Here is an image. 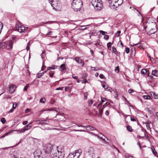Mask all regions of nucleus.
<instances>
[{
    "label": "nucleus",
    "mask_w": 158,
    "mask_h": 158,
    "mask_svg": "<svg viewBox=\"0 0 158 158\" xmlns=\"http://www.w3.org/2000/svg\"><path fill=\"white\" fill-rule=\"evenodd\" d=\"M49 152L53 158H63L64 156L63 146L48 144L43 149L35 150L34 152V158H47Z\"/></svg>",
    "instance_id": "nucleus-1"
},
{
    "label": "nucleus",
    "mask_w": 158,
    "mask_h": 158,
    "mask_svg": "<svg viewBox=\"0 0 158 158\" xmlns=\"http://www.w3.org/2000/svg\"><path fill=\"white\" fill-rule=\"evenodd\" d=\"M83 3L81 0H73L71 4V7L74 11H79L83 6Z\"/></svg>",
    "instance_id": "nucleus-2"
},
{
    "label": "nucleus",
    "mask_w": 158,
    "mask_h": 158,
    "mask_svg": "<svg viewBox=\"0 0 158 158\" xmlns=\"http://www.w3.org/2000/svg\"><path fill=\"white\" fill-rule=\"evenodd\" d=\"M91 3L96 11H100L103 7V2L101 0H92Z\"/></svg>",
    "instance_id": "nucleus-3"
},
{
    "label": "nucleus",
    "mask_w": 158,
    "mask_h": 158,
    "mask_svg": "<svg viewBox=\"0 0 158 158\" xmlns=\"http://www.w3.org/2000/svg\"><path fill=\"white\" fill-rule=\"evenodd\" d=\"M48 0L54 10L57 11L61 10V6L59 0Z\"/></svg>",
    "instance_id": "nucleus-4"
},
{
    "label": "nucleus",
    "mask_w": 158,
    "mask_h": 158,
    "mask_svg": "<svg viewBox=\"0 0 158 158\" xmlns=\"http://www.w3.org/2000/svg\"><path fill=\"white\" fill-rule=\"evenodd\" d=\"M82 152L81 149H79L70 153L68 155V158H79Z\"/></svg>",
    "instance_id": "nucleus-5"
},
{
    "label": "nucleus",
    "mask_w": 158,
    "mask_h": 158,
    "mask_svg": "<svg viewBox=\"0 0 158 158\" xmlns=\"http://www.w3.org/2000/svg\"><path fill=\"white\" fill-rule=\"evenodd\" d=\"M11 42V41H10L9 40L7 42H2V48L4 49V48H6L7 49H9L12 48L13 44Z\"/></svg>",
    "instance_id": "nucleus-6"
},
{
    "label": "nucleus",
    "mask_w": 158,
    "mask_h": 158,
    "mask_svg": "<svg viewBox=\"0 0 158 158\" xmlns=\"http://www.w3.org/2000/svg\"><path fill=\"white\" fill-rule=\"evenodd\" d=\"M28 29V27H25L22 25L20 22H18L15 26V30H26L25 29Z\"/></svg>",
    "instance_id": "nucleus-7"
},
{
    "label": "nucleus",
    "mask_w": 158,
    "mask_h": 158,
    "mask_svg": "<svg viewBox=\"0 0 158 158\" xmlns=\"http://www.w3.org/2000/svg\"><path fill=\"white\" fill-rule=\"evenodd\" d=\"M35 122H36L38 124L42 125L48 124V122L45 119L37 120L35 121Z\"/></svg>",
    "instance_id": "nucleus-8"
},
{
    "label": "nucleus",
    "mask_w": 158,
    "mask_h": 158,
    "mask_svg": "<svg viewBox=\"0 0 158 158\" xmlns=\"http://www.w3.org/2000/svg\"><path fill=\"white\" fill-rule=\"evenodd\" d=\"M94 152V149L92 147H89L87 149V153L89 155H93Z\"/></svg>",
    "instance_id": "nucleus-9"
},
{
    "label": "nucleus",
    "mask_w": 158,
    "mask_h": 158,
    "mask_svg": "<svg viewBox=\"0 0 158 158\" xmlns=\"http://www.w3.org/2000/svg\"><path fill=\"white\" fill-rule=\"evenodd\" d=\"M141 73L143 74H146L145 75V77H147L149 76V71L147 70L146 69H143L141 71Z\"/></svg>",
    "instance_id": "nucleus-10"
},
{
    "label": "nucleus",
    "mask_w": 158,
    "mask_h": 158,
    "mask_svg": "<svg viewBox=\"0 0 158 158\" xmlns=\"http://www.w3.org/2000/svg\"><path fill=\"white\" fill-rule=\"evenodd\" d=\"M53 22V21H50V22H45V23H43L42 22V23H40V24L35 25H34L32 26V27H31V28H30L32 29L33 28H35V27H39L40 26H41V25H43V24H47V23H52Z\"/></svg>",
    "instance_id": "nucleus-11"
},
{
    "label": "nucleus",
    "mask_w": 158,
    "mask_h": 158,
    "mask_svg": "<svg viewBox=\"0 0 158 158\" xmlns=\"http://www.w3.org/2000/svg\"><path fill=\"white\" fill-rule=\"evenodd\" d=\"M16 89V86L14 85H12L9 87V92L10 93H13L15 90Z\"/></svg>",
    "instance_id": "nucleus-12"
},
{
    "label": "nucleus",
    "mask_w": 158,
    "mask_h": 158,
    "mask_svg": "<svg viewBox=\"0 0 158 158\" xmlns=\"http://www.w3.org/2000/svg\"><path fill=\"white\" fill-rule=\"evenodd\" d=\"M86 129L87 130H90L91 131H93L94 130H96V129L94 128V127L90 125L85 126V127Z\"/></svg>",
    "instance_id": "nucleus-13"
},
{
    "label": "nucleus",
    "mask_w": 158,
    "mask_h": 158,
    "mask_svg": "<svg viewBox=\"0 0 158 158\" xmlns=\"http://www.w3.org/2000/svg\"><path fill=\"white\" fill-rule=\"evenodd\" d=\"M91 134H93V135H94L95 136H97V137L98 138L100 139L101 140L104 141V142H103V143H106V140H105L104 139H103L102 137H100L99 135H95L94 133H91Z\"/></svg>",
    "instance_id": "nucleus-14"
},
{
    "label": "nucleus",
    "mask_w": 158,
    "mask_h": 158,
    "mask_svg": "<svg viewBox=\"0 0 158 158\" xmlns=\"http://www.w3.org/2000/svg\"><path fill=\"white\" fill-rule=\"evenodd\" d=\"M152 75H154L156 77L158 76V71L157 70H152Z\"/></svg>",
    "instance_id": "nucleus-15"
},
{
    "label": "nucleus",
    "mask_w": 158,
    "mask_h": 158,
    "mask_svg": "<svg viewBox=\"0 0 158 158\" xmlns=\"http://www.w3.org/2000/svg\"><path fill=\"white\" fill-rule=\"evenodd\" d=\"M152 31V30H146V32L148 35H150L152 34H155V33L156 31H155L154 32L153 31Z\"/></svg>",
    "instance_id": "nucleus-16"
},
{
    "label": "nucleus",
    "mask_w": 158,
    "mask_h": 158,
    "mask_svg": "<svg viewBox=\"0 0 158 158\" xmlns=\"http://www.w3.org/2000/svg\"><path fill=\"white\" fill-rule=\"evenodd\" d=\"M151 149L152 151V152L156 156L157 154V152L155 150V149L154 148V147L153 146H152L151 147Z\"/></svg>",
    "instance_id": "nucleus-17"
},
{
    "label": "nucleus",
    "mask_w": 158,
    "mask_h": 158,
    "mask_svg": "<svg viewBox=\"0 0 158 158\" xmlns=\"http://www.w3.org/2000/svg\"><path fill=\"white\" fill-rule=\"evenodd\" d=\"M31 123H30L29 124L27 125V126H25L24 128V131L30 129L31 126L29 125V124H31Z\"/></svg>",
    "instance_id": "nucleus-18"
},
{
    "label": "nucleus",
    "mask_w": 158,
    "mask_h": 158,
    "mask_svg": "<svg viewBox=\"0 0 158 158\" xmlns=\"http://www.w3.org/2000/svg\"><path fill=\"white\" fill-rule=\"evenodd\" d=\"M112 49L113 52H114V53L116 54L117 55H118V54H120L119 52H117L116 49L114 47H113L112 48Z\"/></svg>",
    "instance_id": "nucleus-19"
},
{
    "label": "nucleus",
    "mask_w": 158,
    "mask_h": 158,
    "mask_svg": "<svg viewBox=\"0 0 158 158\" xmlns=\"http://www.w3.org/2000/svg\"><path fill=\"white\" fill-rule=\"evenodd\" d=\"M127 130L129 132H132V127L130 125L127 126Z\"/></svg>",
    "instance_id": "nucleus-20"
},
{
    "label": "nucleus",
    "mask_w": 158,
    "mask_h": 158,
    "mask_svg": "<svg viewBox=\"0 0 158 158\" xmlns=\"http://www.w3.org/2000/svg\"><path fill=\"white\" fill-rule=\"evenodd\" d=\"M60 68L61 69L62 71H64L66 69L65 67V64H62L60 66Z\"/></svg>",
    "instance_id": "nucleus-21"
},
{
    "label": "nucleus",
    "mask_w": 158,
    "mask_h": 158,
    "mask_svg": "<svg viewBox=\"0 0 158 158\" xmlns=\"http://www.w3.org/2000/svg\"><path fill=\"white\" fill-rule=\"evenodd\" d=\"M143 98L145 99H151V97L149 95H144L143 96Z\"/></svg>",
    "instance_id": "nucleus-22"
},
{
    "label": "nucleus",
    "mask_w": 158,
    "mask_h": 158,
    "mask_svg": "<svg viewBox=\"0 0 158 158\" xmlns=\"http://www.w3.org/2000/svg\"><path fill=\"white\" fill-rule=\"evenodd\" d=\"M46 101V100L45 98H41L40 100V103H44Z\"/></svg>",
    "instance_id": "nucleus-23"
},
{
    "label": "nucleus",
    "mask_w": 158,
    "mask_h": 158,
    "mask_svg": "<svg viewBox=\"0 0 158 158\" xmlns=\"http://www.w3.org/2000/svg\"><path fill=\"white\" fill-rule=\"evenodd\" d=\"M54 74V72L51 71L49 72V75L50 77H53V75Z\"/></svg>",
    "instance_id": "nucleus-24"
},
{
    "label": "nucleus",
    "mask_w": 158,
    "mask_h": 158,
    "mask_svg": "<svg viewBox=\"0 0 158 158\" xmlns=\"http://www.w3.org/2000/svg\"><path fill=\"white\" fill-rule=\"evenodd\" d=\"M43 75V73H38L37 74V77H38V78H40Z\"/></svg>",
    "instance_id": "nucleus-25"
},
{
    "label": "nucleus",
    "mask_w": 158,
    "mask_h": 158,
    "mask_svg": "<svg viewBox=\"0 0 158 158\" xmlns=\"http://www.w3.org/2000/svg\"><path fill=\"white\" fill-rule=\"evenodd\" d=\"M102 86L103 88H104L105 90H107V89H108V85H106V83L103 84L102 85Z\"/></svg>",
    "instance_id": "nucleus-26"
},
{
    "label": "nucleus",
    "mask_w": 158,
    "mask_h": 158,
    "mask_svg": "<svg viewBox=\"0 0 158 158\" xmlns=\"http://www.w3.org/2000/svg\"><path fill=\"white\" fill-rule=\"evenodd\" d=\"M145 124H146V127L147 128L148 130L149 129L150 130V128L149 126V122H146L145 123Z\"/></svg>",
    "instance_id": "nucleus-27"
},
{
    "label": "nucleus",
    "mask_w": 158,
    "mask_h": 158,
    "mask_svg": "<svg viewBox=\"0 0 158 158\" xmlns=\"http://www.w3.org/2000/svg\"><path fill=\"white\" fill-rule=\"evenodd\" d=\"M16 37H14L12 38V39L11 40H9L10 41H11V43L13 44L14 42L16 41Z\"/></svg>",
    "instance_id": "nucleus-28"
},
{
    "label": "nucleus",
    "mask_w": 158,
    "mask_h": 158,
    "mask_svg": "<svg viewBox=\"0 0 158 158\" xmlns=\"http://www.w3.org/2000/svg\"><path fill=\"white\" fill-rule=\"evenodd\" d=\"M111 44L110 42L108 43L107 44V47L108 49H109V50L110 49V48H111Z\"/></svg>",
    "instance_id": "nucleus-29"
},
{
    "label": "nucleus",
    "mask_w": 158,
    "mask_h": 158,
    "mask_svg": "<svg viewBox=\"0 0 158 158\" xmlns=\"http://www.w3.org/2000/svg\"><path fill=\"white\" fill-rule=\"evenodd\" d=\"M88 102L89 105L90 106L93 103V101L91 99L89 100Z\"/></svg>",
    "instance_id": "nucleus-30"
},
{
    "label": "nucleus",
    "mask_w": 158,
    "mask_h": 158,
    "mask_svg": "<svg viewBox=\"0 0 158 158\" xmlns=\"http://www.w3.org/2000/svg\"><path fill=\"white\" fill-rule=\"evenodd\" d=\"M30 84H28L26 85L24 87L23 89V91H26L27 90V88L29 87V85Z\"/></svg>",
    "instance_id": "nucleus-31"
},
{
    "label": "nucleus",
    "mask_w": 158,
    "mask_h": 158,
    "mask_svg": "<svg viewBox=\"0 0 158 158\" xmlns=\"http://www.w3.org/2000/svg\"><path fill=\"white\" fill-rule=\"evenodd\" d=\"M121 33L120 30H118L115 34V36L117 37H118L120 35V34Z\"/></svg>",
    "instance_id": "nucleus-32"
},
{
    "label": "nucleus",
    "mask_w": 158,
    "mask_h": 158,
    "mask_svg": "<svg viewBox=\"0 0 158 158\" xmlns=\"http://www.w3.org/2000/svg\"><path fill=\"white\" fill-rule=\"evenodd\" d=\"M152 26H155L156 29V30H157L158 28L157 27V26L156 23H155V22L152 23Z\"/></svg>",
    "instance_id": "nucleus-33"
},
{
    "label": "nucleus",
    "mask_w": 158,
    "mask_h": 158,
    "mask_svg": "<svg viewBox=\"0 0 158 158\" xmlns=\"http://www.w3.org/2000/svg\"><path fill=\"white\" fill-rule=\"evenodd\" d=\"M1 122L3 124H4L6 122V120L4 118H2L1 120Z\"/></svg>",
    "instance_id": "nucleus-34"
},
{
    "label": "nucleus",
    "mask_w": 158,
    "mask_h": 158,
    "mask_svg": "<svg viewBox=\"0 0 158 158\" xmlns=\"http://www.w3.org/2000/svg\"><path fill=\"white\" fill-rule=\"evenodd\" d=\"M10 132L6 133L5 134L3 135L1 137V138H3L5 137L6 136L8 135L9 134V133H10Z\"/></svg>",
    "instance_id": "nucleus-35"
},
{
    "label": "nucleus",
    "mask_w": 158,
    "mask_h": 158,
    "mask_svg": "<svg viewBox=\"0 0 158 158\" xmlns=\"http://www.w3.org/2000/svg\"><path fill=\"white\" fill-rule=\"evenodd\" d=\"M149 85L151 86L152 87H153L155 85V84L154 83H152L151 82H148Z\"/></svg>",
    "instance_id": "nucleus-36"
},
{
    "label": "nucleus",
    "mask_w": 158,
    "mask_h": 158,
    "mask_svg": "<svg viewBox=\"0 0 158 158\" xmlns=\"http://www.w3.org/2000/svg\"><path fill=\"white\" fill-rule=\"evenodd\" d=\"M75 60L77 63H80V61L81 60V59H80L78 57H76L75 58Z\"/></svg>",
    "instance_id": "nucleus-37"
},
{
    "label": "nucleus",
    "mask_w": 158,
    "mask_h": 158,
    "mask_svg": "<svg viewBox=\"0 0 158 158\" xmlns=\"http://www.w3.org/2000/svg\"><path fill=\"white\" fill-rule=\"evenodd\" d=\"M84 99L85 100L87 98V96H88V94L86 92L84 93Z\"/></svg>",
    "instance_id": "nucleus-38"
},
{
    "label": "nucleus",
    "mask_w": 158,
    "mask_h": 158,
    "mask_svg": "<svg viewBox=\"0 0 158 158\" xmlns=\"http://www.w3.org/2000/svg\"><path fill=\"white\" fill-rule=\"evenodd\" d=\"M119 68L118 66H117L115 67V68L114 69L115 71L117 73H118L119 72Z\"/></svg>",
    "instance_id": "nucleus-39"
},
{
    "label": "nucleus",
    "mask_w": 158,
    "mask_h": 158,
    "mask_svg": "<svg viewBox=\"0 0 158 158\" xmlns=\"http://www.w3.org/2000/svg\"><path fill=\"white\" fill-rule=\"evenodd\" d=\"M130 49L129 48H125V51L127 54L129 52Z\"/></svg>",
    "instance_id": "nucleus-40"
},
{
    "label": "nucleus",
    "mask_w": 158,
    "mask_h": 158,
    "mask_svg": "<svg viewBox=\"0 0 158 158\" xmlns=\"http://www.w3.org/2000/svg\"><path fill=\"white\" fill-rule=\"evenodd\" d=\"M100 33H101L102 35H104L106 34H107V32L103 31L102 30H100Z\"/></svg>",
    "instance_id": "nucleus-41"
},
{
    "label": "nucleus",
    "mask_w": 158,
    "mask_h": 158,
    "mask_svg": "<svg viewBox=\"0 0 158 158\" xmlns=\"http://www.w3.org/2000/svg\"><path fill=\"white\" fill-rule=\"evenodd\" d=\"M17 106V103L16 102L14 103L13 104L12 109H15Z\"/></svg>",
    "instance_id": "nucleus-42"
},
{
    "label": "nucleus",
    "mask_w": 158,
    "mask_h": 158,
    "mask_svg": "<svg viewBox=\"0 0 158 158\" xmlns=\"http://www.w3.org/2000/svg\"><path fill=\"white\" fill-rule=\"evenodd\" d=\"M104 108H103V107L101 109H100V110H99V114L100 115H101L102 112H103V109Z\"/></svg>",
    "instance_id": "nucleus-43"
},
{
    "label": "nucleus",
    "mask_w": 158,
    "mask_h": 158,
    "mask_svg": "<svg viewBox=\"0 0 158 158\" xmlns=\"http://www.w3.org/2000/svg\"><path fill=\"white\" fill-rule=\"evenodd\" d=\"M45 53L44 52H43L41 54V56L42 58L43 59L44 58V56H45Z\"/></svg>",
    "instance_id": "nucleus-44"
},
{
    "label": "nucleus",
    "mask_w": 158,
    "mask_h": 158,
    "mask_svg": "<svg viewBox=\"0 0 158 158\" xmlns=\"http://www.w3.org/2000/svg\"><path fill=\"white\" fill-rule=\"evenodd\" d=\"M149 79L150 80H152L153 79H155V78H154V77L153 76H149Z\"/></svg>",
    "instance_id": "nucleus-45"
},
{
    "label": "nucleus",
    "mask_w": 158,
    "mask_h": 158,
    "mask_svg": "<svg viewBox=\"0 0 158 158\" xmlns=\"http://www.w3.org/2000/svg\"><path fill=\"white\" fill-rule=\"evenodd\" d=\"M3 27V24L2 23L0 22V30H2Z\"/></svg>",
    "instance_id": "nucleus-46"
},
{
    "label": "nucleus",
    "mask_w": 158,
    "mask_h": 158,
    "mask_svg": "<svg viewBox=\"0 0 158 158\" xmlns=\"http://www.w3.org/2000/svg\"><path fill=\"white\" fill-rule=\"evenodd\" d=\"M134 92V90L131 89H130L128 90V92L129 93H131Z\"/></svg>",
    "instance_id": "nucleus-47"
},
{
    "label": "nucleus",
    "mask_w": 158,
    "mask_h": 158,
    "mask_svg": "<svg viewBox=\"0 0 158 158\" xmlns=\"http://www.w3.org/2000/svg\"><path fill=\"white\" fill-rule=\"evenodd\" d=\"M58 66L56 65H54L51 67L52 69H55L57 68Z\"/></svg>",
    "instance_id": "nucleus-48"
},
{
    "label": "nucleus",
    "mask_w": 158,
    "mask_h": 158,
    "mask_svg": "<svg viewBox=\"0 0 158 158\" xmlns=\"http://www.w3.org/2000/svg\"><path fill=\"white\" fill-rule=\"evenodd\" d=\"M101 101L102 102H104L105 101V100H106V99L104 98H103L102 97L101 98Z\"/></svg>",
    "instance_id": "nucleus-49"
},
{
    "label": "nucleus",
    "mask_w": 158,
    "mask_h": 158,
    "mask_svg": "<svg viewBox=\"0 0 158 158\" xmlns=\"http://www.w3.org/2000/svg\"><path fill=\"white\" fill-rule=\"evenodd\" d=\"M153 95H154V98L155 99H157L158 98V96L155 93H153Z\"/></svg>",
    "instance_id": "nucleus-50"
},
{
    "label": "nucleus",
    "mask_w": 158,
    "mask_h": 158,
    "mask_svg": "<svg viewBox=\"0 0 158 158\" xmlns=\"http://www.w3.org/2000/svg\"><path fill=\"white\" fill-rule=\"evenodd\" d=\"M99 77L101 79H103L104 78V76L102 74H100L99 75Z\"/></svg>",
    "instance_id": "nucleus-51"
},
{
    "label": "nucleus",
    "mask_w": 158,
    "mask_h": 158,
    "mask_svg": "<svg viewBox=\"0 0 158 158\" xmlns=\"http://www.w3.org/2000/svg\"><path fill=\"white\" fill-rule=\"evenodd\" d=\"M74 75V74H73L72 75V77L74 79H76V80H77L78 78V77L77 76H74L73 75Z\"/></svg>",
    "instance_id": "nucleus-52"
},
{
    "label": "nucleus",
    "mask_w": 158,
    "mask_h": 158,
    "mask_svg": "<svg viewBox=\"0 0 158 158\" xmlns=\"http://www.w3.org/2000/svg\"><path fill=\"white\" fill-rule=\"evenodd\" d=\"M131 156H130L129 154H127L125 155V157L126 158H129L130 157H131Z\"/></svg>",
    "instance_id": "nucleus-53"
},
{
    "label": "nucleus",
    "mask_w": 158,
    "mask_h": 158,
    "mask_svg": "<svg viewBox=\"0 0 158 158\" xmlns=\"http://www.w3.org/2000/svg\"><path fill=\"white\" fill-rule=\"evenodd\" d=\"M74 131H80V132H82V131H84L82 130H74Z\"/></svg>",
    "instance_id": "nucleus-54"
},
{
    "label": "nucleus",
    "mask_w": 158,
    "mask_h": 158,
    "mask_svg": "<svg viewBox=\"0 0 158 158\" xmlns=\"http://www.w3.org/2000/svg\"><path fill=\"white\" fill-rule=\"evenodd\" d=\"M104 38L106 40H107L109 39V36L108 35H105L104 36Z\"/></svg>",
    "instance_id": "nucleus-55"
},
{
    "label": "nucleus",
    "mask_w": 158,
    "mask_h": 158,
    "mask_svg": "<svg viewBox=\"0 0 158 158\" xmlns=\"http://www.w3.org/2000/svg\"><path fill=\"white\" fill-rule=\"evenodd\" d=\"M82 77L83 79H85L86 77V75L85 74H83L82 75Z\"/></svg>",
    "instance_id": "nucleus-56"
},
{
    "label": "nucleus",
    "mask_w": 158,
    "mask_h": 158,
    "mask_svg": "<svg viewBox=\"0 0 158 158\" xmlns=\"http://www.w3.org/2000/svg\"><path fill=\"white\" fill-rule=\"evenodd\" d=\"M137 144L139 145V148H140V150H141L142 148V147H141V145L140 144V143L139 142H137Z\"/></svg>",
    "instance_id": "nucleus-57"
},
{
    "label": "nucleus",
    "mask_w": 158,
    "mask_h": 158,
    "mask_svg": "<svg viewBox=\"0 0 158 158\" xmlns=\"http://www.w3.org/2000/svg\"><path fill=\"white\" fill-rule=\"evenodd\" d=\"M55 102V101L52 99L51 100L50 102L51 104H53Z\"/></svg>",
    "instance_id": "nucleus-58"
},
{
    "label": "nucleus",
    "mask_w": 158,
    "mask_h": 158,
    "mask_svg": "<svg viewBox=\"0 0 158 158\" xmlns=\"http://www.w3.org/2000/svg\"><path fill=\"white\" fill-rule=\"evenodd\" d=\"M109 104V102H106L105 104L103 106V108H104L106 106V105H107Z\"/></svg>",
    "instance_id": "nucleus-59"
},
{
    "label": "nucleus",
    "mask_w": 158,
    "mask_h": 158,
    "mask_svg": "<svg viewBox=\"0 0 158 158\" xmlns=\"http://www.w3.org/2000/svg\"><path fill=\"white\" fill-rule=\"evenodd\" d=\"M27 123V121H25L23 122V124L24 125L26 124Z\"/></svg>",
    "instance_id": "nucleus-60"
},
{
    "label": "nucleus",
    "mask_w": 158,
    "mask_h": 158,
    "mask_svg": "<svg viewBox=\"0 0 158 158\" xmlns=\"http://www.w3.org/2000/svg\"><path fill=\"white\" fill-rule=\"evenodd\" d=\"M13 110L14 109L12 108L8 111V113H12L13 111Z\"/></svg>",
    "instance_id": "nucleus-61"
},
{
    "label": "nucleus",
    "mask_w": 158,
    "mask_h": 158,
    "mask_svg": "<svg viewBox=\"0 0 158 158\" xmlns=\"http://www.w3.org/2000/svg\"><path fill=\"white\" fill-rule=\"evenodd\" d=\"M131 120L132 121H135V119L133 117H131Z\"/></svg>",
    "instance_id": "nucleus-62"
},
{
    "label": "nucleus",
    "mask_w": 158,
    "mask_h": 158,
    "mask_svg": "<svg viewBox=\"0 0 158 158\" xmlns=\"http://www.w3.org/2000/svg\"><path fill=\"white\" fill-rule=\"evenodd\" d=\"M51 32H52L51 31H49L48 33H46V35H51Z\"/></svg>",
    "instance_id": "nucleus-63"
},
{
    "label": "nucleus",
    "mask_w": 158,
    "mask_h": 158,
    "mask_svg": "<svg viewBox=\"0 0 158 158\" xmlns=\"http://www.w3.org/2000/svg\"><path fill=\"white\" fill-rule=\"evenodd\" d=\"M105 114H106V115H107V116H108V115H109V112H108V110H106V112H105Z\"/></svg>",
    "instance_id": "nucleus-64"
}]
</instances>
